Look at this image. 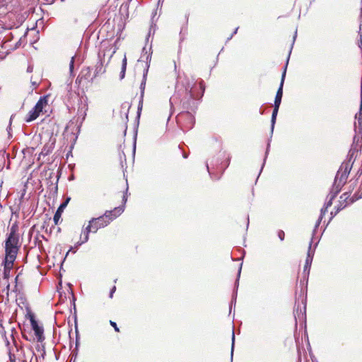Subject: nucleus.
I'll use <instances>...</instances> for the list:
<instances>
[{
  "label": "nucleus",
  "instance_id": "f257e3e1",
  "mask_svg": "<svg viewBox=\"0 0 362 362\" xmlns=\"http://www.w3.org/2000/svg\"><path fill=\"white\" fill-rule=\"evenodd\" d=\"M124 210V206L116 207L113 211L106 212L102 216L92 218V232H95L98 228L106 226L111 221L119 216Z\"/></svg>",
  "mask_w": 362,
  "mask_h": 362
},
{
  "label": "nucleus",
  "instance_id": "f03ea898",
  "mask_svg": "<svg viewBox=\"0 0 362 362\" xmlns=\"http://www.w3.org/2000/svg\"><path fill=\"white\" fill-rule=\"evenodd\" d=\"M76 23L88 21L90 16L89 0H78L76 8Z\"/></svg>",
  "mask_w": 362,
  "mask_h": 362
},
{
  "label": "nucleus",
  "instance_id": "7ed1b4c3",
  "mask_svg": "<svg viewBox=\"0 0 362 362\" xmlns=\"http://www.w3.org/2000/svg\"><path fill=\"white\" fill-rule=\"evenodd\" d=\"M351 165L350 160L342 163L337 173L336 179L339 180L340 182H345L351 171Z\"/></svg>",
  "mask_w": 362,
  "mask_h": 362
},
{
  "label": "nucleus",
  "instance_id": "20e7f679",
  "mask_svg": "<svg viewBox=\"0 0 362 362\" xmlns=\"http://www.w3.org/2000/svg\"><path fill=\"white\" fill-rule=\"evenodd\" d=\"M90 233V220L86 221L82 226L81 232L80 234L79 240L77 243L78 245L88 242L89 239V234Z\"/></svg>",
  "mask_w": 362,
  "mask_h": 362
},
{
  "label": "nucleus",
  "instance_id": "39448f33",
  "mask_svg": "<svg viewBox=\"0 0 362 362\" xmlns=\"http://www.w3.org/2000/svg\"><path fill=\"white\" fill-rule=\"evenodd\" d=\"M30 324L33 330L35 332V335L38 342H42L44 339V329L42 326L38 325V322L33 316L30 317Z\"/></svg>",
  "mask_w": 362,
  "mask_h": 362
},
{
  "label": "nucleus",
  "instance_id": "423d86ee",
  "mask_svg": "<svg viewBox=\"0 0 362 362\" xmlns=\"http://www.w3.org/2000/svg\"><path fill=\"white\" fill-rule=\"evenodd\" d=\"M18 251V247L5 246V258L4 261L14 262Z\"/></svg>",
  "mask_w": 362,
  "mask_h": 362
},
{
  "label": "nucleus",
  "instance_id": "0eeeda50",
  "mask_svg": "<svg viewBox=\"0 0 362 362\" xmlns=\"http://www.w3.org/2000/svg\"><path fill=\"white\" fill-rule=\"evenodd\" d=\"M70 200H71L70 197H66V199L59 205V206L57 209V211L54 215V217H53V221H54L55 225L59 224L62 214L64 210L65 209V208L66 207V206L68 205Z\"/></svg>",
  "mask_w": 362,
  "mask_h": 362
},
{
  "label": "nucleus",
  "instance_id": "6e6552de",
  "mask_svg": "<svg viewBox=\"0 0 362 362\" xmlns=\"http://www.w3.org/2000/svg\"><path fill=\"white\" fill-rule=\"evenodd\" d=\"M18 236L11 230L5 241V246L18 247Z\"/></svg>",
  "mask_w": 362,
  "mask_h": 362
},
{
  "label": "nucleus",
  "instance_id": "1a4fd4ad",
  "mask_svg": "<svg viewBox=\"0 0 362 362\" xmlns=\"http://www.w3.org/2000/svg\"><path fill=\"white\" fill-rule=\"evenodd\" d=\"M285 76H286V70L284 71V72L282 74L281 83H280L279 88L277 90V93H276V95L275 97V100H274L275 105H280V104H281V98H282V95H283V86H284Z\"/></svg>",
  "mask_w": 362,
  "mask_h": 362
},
{
  "label": "nucleus",
  "instance_id": "9d476101",
  "mask_svg": "<svg viewBox=\"0 0 362 362\" xmlns=\"http://www.w3.org/2000/svg\"><path fill=\"white\" fill-rule=\"evenodd\" d=\"M14 262H9V261H4V279H8L10 276L11 270L13 268Z\"/></svg>",
  "mask_w": 362,
  "mask_h": 362
},
{
  "label": "nucleus",
  "instance_id": "9b49d317",
  "mask_svg": "<svg viewBox=\"0 0 362 362\" xmlns=\"http://www.w3.org/2000/svg\"><path fill=\"white\" fill-rule=\"evenodd\" d=\"M313 252L311 251L310 247L308 250V255L305 259V265H304V272H309L310 267L311 266V263L313 261Z\"/></svg>",
  "mask_w": 362,
  "mask_h": 362
},
{
  "label": "nucleus",
  "instance_id": "f8f14e48",
  "mask_svg": "<svg viewBox=\"0 0 362 362\" xmlns=\"http://www.w3.org/2000/svg\"><path fill=\"white\" fill-rule=\"evenodd\" d=\"M40 113V112L38 110H35V108L33 107L28 113V115H27V117L25 119V121L27 122H30L35 120V119L37 118V117L39 116Z\"/></svg>",
  "mask_w": 362,
  "mask_h": 362
},
{
  "label": "nucleus",
  "instance_id": "ddd939ff",
  "mask_svg": "<svg viewBox=\"0 0 362 362\" xmlns=\"http://www.w3.org/2000/svg\"><path fill=\"white\" fill-rule=\"evenodd\" d=\"M47 104V100L45 97L40 98V100L37 102L35 105L34 106V108L35 110H38L40 112L42 111V109L45 106V105Z\"/></svg>",
  "mask_w": 362,
  "mask_h": 362
},
{
  "label": "nucleus",
  "instance_id": "4468645a",
  "mask_svg": "<svg viewBox=\"0 0 362 362\" xmlns=\"http://www.w3.org/2000/svg\"><path fill=\"white\" fill-rule=\"evenodd\" d=\"M279 106L280 105H275L274 104V110H273V112H272V119H271L272 130H273L274 127V124L276 122V116H277V114H278Z\"/></svg>",
  "mask_w": 362,
  "mask_h": 362
},
{
  "label": "nucleus",
  "instance_id": "2eb2a0df",
  "mask_svg": "<svg viewBox=\"0 0 362 362\" xmlns=\"http://www.w3.org/2000/svg\"><path fill=\"white\" fill-rule=\"evenodd\" d=\"M105 71V69L102 62H98L95 65V76H98L99 74H103Z\"/></svg>",
  "mask_w": 362,
  "mask_h": 362
},
{
  "label": "nucleus",
  "instance_id": "dca6fc26",
  "mask_svg": "<svg viewBox=\"0 0 362 362\" xmlns=\"http://www.w3.org/2000/svg\"><path fill=\"white\" fill-rule=\"evenodd\" d=\"M126 68H127V58L124 56V57L122 60V70H121V73H120L121 78H123L124 77Z\"/></svg>",
  "mask_w": 362,
  "mask_h": 362
},
{
  "label": "nucleus",
  "instance_id": "f3484780",
  "mask_svg": "<svg viewBox=\"0 0 362 362\" xmlns=\"http://www.w3.org/2000/svg\"><path fill=\"white\" fill-rule=\"evenodd\" d=\"M88 83V78L86 76H81L79 78V84L81 86H85Z\"/></svg>",
  "mask_w": 362,
  "mask_h": 362
},
{
  "label": "nucleus",
  "instance_id": "a211bd4d",
  "mask_svg": "<svg viewBox=\"0 0 362 362\" xmlns=\"http://www.w3.org/2000/svg\"><path fill=\"white\" fill-rule=\"evenodd\" d=\"M146 73L144 74V75L143 81H142V82L141 83V86H140V88L141 90V94L144 93V88H145V85H146Z\"/></svg>",
  "mask_w": 362,
  "mask_h": 362
},
{
  "label": "nucleus",
  "instance_id": "6ab92c4d",
  "mask_svg": "<svg viewBox=\"0 0 362 362\" xmlns=\"http://www.w3.org/2000/svg\"><path fill=\"white\" fill-rule=\"evenodd\" d=\"M74 59H75V57H72L71 59V62H70V64H69V70H70V73L71 74H72L73 71H74Z\"/></svg>",
  "mask_w": 362,
  "mask_h": 362
},
{
  "label": "nucleus",
  "instance_id": "aec40b11",
  "mask_svg": "<svg viewBox=\"0 0 362 362\" xmlns=\"http://www.w3.org/2000/svg\"><path fill=\"white\" fill-rule=\"evenodd\" d=\"M356 118L358 120V122L361 124V122H362V112H358L356 115Z\"/></svg>",
  "mask_w": 362,
  "mask_h": 362
},
{
  "label": "nucleus",
  "instance_id": "412c9836",
  "mask_svg": "<svg viewBox=\"0 0 362 362\" xmlns=\"http://www.w3.org/2000/svg\"><path fill=\"white\" fill-rule=\"evenodd\" d=\"M327 206L326 208H325V209H321V215H320V218H319V220H318L317 225H319L320 221V220H321V219H322V216L325 214V212H326V211H327Z\"/></svg>",
  "mask_w": 362,
  "mask_h": 362
},
{
  "label": "nucleus",
  "instance_id": "4be33fe9",
  "mask_svg": "<svg viewBox=\"0 0 362 362\" xmlns=\"http://www.w3.org/2000/svg\"><path fill=\"white\" fill-rule=\"evenodd\" d=\"M234 341H235V334L234 332L232 333V349H231V354L233 353V347H234Z\"/></svg>",
  "mask_w": 362,
  "mask_h": 362
},
{
  "label": "nucleus",
  "instance_id": "5701e85b",
  "mask_svg": "<svg viewBox=\"0 0 362 362\" xmlns=\"http://www.w3.org/2000/svg\"><path fill=\"white\" fill-rule=\"evenodd\" d=\"M278 235H279V238L281 239V240H284V231H282V230L279 231Z\"/></svg>",
  "mask_w": 362,
  "mask_h": 362
},
{
  "label": "nucleus",
  "instance_id": "b1692460",
  "mask_svg": "<svg viewBox=\"0 0 362 362\" xmlns=\"http://www.w3.org/2000/svg\"><path fill=\"white\" fill-rule=\"evenodd\" d=\"M110 325L115 328V331L118 332L119 329L115 322L110 321Z\"/></svg>",
  "mask_w": 362,
  "mask_h": 362
},
{
  "label": "nucleus",
  "instance_id": "393cba45",
  "mask_svg": "<svg viewBox=\"0 0 362 362\" xmlns=\"http://www.w3.org/2000/svg\"><path fill=\"white\" fill-rule=\"evenodd\" d=\"M12 118H13V115L10 118L9 126L7 127V131L8 132V134H10V131L11 129V122H12Z\"/></svg>",
  "mask_w": 362,
  "mask_h": 362
},
{
  "label": "nucleus",
  "instance_id": "a878e982",
  "mask_svg": "<svg viewBox=\"0 0 362 362\" xmlns=\"http://www.w3.org/2000/svg\"><path fill=\"white\" fill-rule=\"evenodd\" d=\"M13 345H14V347H15L16 351H19V347L18 346L15 339H13Z\"/></svg>",
  "mask_w": 362,
  "mask_h": 362
},
{
  "label": "nucleus",
  "instance_id": "bb28decb",
  "mask_svg": "<svg viewBox=\"0 0 362 362\" xmlns=\"http://www.w3.org/2000/svg\"><path fill=\"white\" fill-rule=\"evenodd\" d=\"M359 35H360V43H361V45L359 46L361 47L362 45V28L361 27H360Z\"/></svg>",
  "mask_w": 362,
  "mask_h": 362
},
{
  "label": "nucleus",
  "instance_id": "cd10ccee",
  "mask_svg": "<svg viewBox=\"0 0 362 362\" xmlns=\"http://www.w3.org/2000/svg\"><path fill=\"white\" fill-rule=\"evenodd\" d=\"M21 274V272H19L17 276H16V279H15V281L16 283V284H18V280H19V277H20V275ZM16 287H17V285H16Z\"/></svg>",
  "mask_w": 362,
  "mask_h": 362
},
{
  "label": "nucleus",
  "instance_id": "c85d7f7f",
  "mask_svg": "<svg viewBox=\"0 0 362 362\" xmlns=\"http://www.w3.org/2000/svg\"><path fill=\"white\" fill-rule=\"evenodd\" d=\"M33 71V66L31 65H29L27 68V71L30 73Z\"/></svg>",
  "mask_w": 362,
  "mask_h": 362
},
{
  "label": "nucleus",
  "instance_id": "c756f323",
  "mask_svg": "<svg viewBox=\"0 0 362 362\" xmlns=\"http://www.w3.org/2000/svg\"><path fill=\"white\" fill-rule=\"evenodd\" d=\"M122 201H123V204H124H124H125V203H126V202H127V193L123 196Z\"/></svg>",
  "mask_w": 362,
  "mask_h": 362
},
{
  "label": "nucleus",
  "instance_id": "7c9ffc66",
  "mask_svg": "<svg viewBox=\"0 0 362 362\" xmlns=\"http://www.w3.org/2000/svg\"><path fill=\"white\" fill-rule=\"evenodd\" d=\"M115 289H116V288H115V286H114V287L112 288V289L111 290L110 293V298H112L113 293L115 292Z\"/></svg>",
  "mask_w": 362,
  "mask_h": 362
},
{
  "label": "nucleus",
  "instance_id": "2f4dec72",
  "mask_svg": "<svg viewBox=\"0 0 362 362\" xmlns=\"http://www.w3.org/2000/svg\"><path fill=\"white\" fill-rule=\"evenodd\" d=\"M59 175L56 176V178H57L56 187H55L56 190L57 189V182H58V180H59Z\"/></svg>",
  "mask_w": 362,
  "mask_h": 362
},
{
  "label": "nucleus",
  "instance_id": "473e14b6",
  "mask_svg": "<svg viewBox=\"0 0 362 362\" xmlns=\"http://www.w3.org/2000/svg\"><path fill=\"white\" fill-rule=\"evenodd\" d=\"M199 86H200V88L204 90V86L203 85V83L202 82H200L199 83Z\"/></svg>",
  "mask_w": 362,
  "mask_h": 362
},
{
  "label": "nucleus",
  "instance_id": "72a5a7b5",
  "mask_svg": "<svg viewBox=\"0 0 362 362\" xmlns=\"http://www.w3.org/2000/svg\"><path fill=\"white\" fill-rule=\"evenodd\" d=\"M84 37H86V38H88V37H89V33H88V32H86V33H85V35H84Z\"/></svg>",
  "mask_w": 362,
  "mask_h": 362
},
{
  "label": "nucleus",
  "instance_id": "f704fd0d",
  "mask_svg": "<svg viewBox=\"0 0 362 362\" xmlns=\"http://www.w3.org/2000/svg\"><path fill=\"white\" fill-rule=\"evenodd\" d=\"M4 42H1V44H0V49L4 48Z\"/></svg>",
  "mask_w": 362,
  "mask_h": 362
},
{
  "label": "nucleus",
  "instance_id": "c9c22d12",
  "mask_svg": "<svg viewBox=\"0 0 362 362\" xmlns=\"http://www.w3.org/2000/svg\"><path fill=\"white\" fill-rule=\"evenodd\" d=\"M186 115H187L188 117H189L191 119H193L192 118L191 115H189L188 113H187V114H186Z\"/></svg>",
  "mask_w": 362,
  "mask_h": 362
},
{
  "label": "nucleus",
  "instance_id": "e433bc0d",
  "mask_svg": "<svg viewBox=\"0 0 362 362\" xmlns=\"http://www.w3.org/2000/svg\"><path fill=\"white\" fill-rule=\"evenodd\" d=\"M4 57H5V56H1V55L0 54V59H4Z\"/></svg>",
  "mask_w": 362,
  "mask_h": 362
},
{
  "label": "nucleus",
  "instance_id": "4c0bfd02",
  "mask_svg": "<svg viewBox=\"0 0 362 362\" xmlns=\"http://www.w3.org/2000/svg\"><path fill=\"white\" fill-rule=\"evenodd\" d=\"M6 345L8 346L9 345V341L6 339Z\"/></svg>",
  "mask_w": 362,
  "mask_h": 362
},
{
  "label": "nucleus",
  "instance_id": "58836bf2",
  "mask_svg": "<svg viewBox=\"0 0 362 362\" xmlns=\"http://www.w3.org/2000/svg\"><path fill=\"white\" fill-rule=\"evenodd\" d=\"M33 86H37V84L35 82H33Z\"/></svg>",
  "mask_w": 362,
  "mask_h": 362
},
{
  "label": "nucleus",
  "instance_id": "ea45409f",
  "mask_svg": "<svg viewBox=\"0 0 362 362\" xmlns=\"http://www.w3.org/2000/svg\"><path fill=\"white\" fill-rule=\"evenodd\" d=\"M237 30H238V28L235 29V30L234 31V33H237Z\"/></svg>",
  "mask_w": 362,
  "mask_h": 362
},
{
  "label": "nucleus",
  "instance_id": "a19ab883",
  "mask_svg": "<svg viewBox=\"0 0 362 362\" xmlns=\"http://www.w3.org/2000/svg\"><path fill=\"white\" fill-rule=\"evenodd\" d=\"M286 66H288V64H286V66L284 68V70L286 69Z\"/></svg>",
  "mask_w": 362,
  "mask_h": 362
},
{
  "label": "nucleus",
  "instance_id": "79ce46f5",
  "mask_svg": "<svg viewBox=\"0 0 362 362\" xmlns=\"http://www.w3.org/2000/svg\"><path fill=\"white\" fill-rule=\"evenodd\" d=\"M240 270H241V268L238 271L239 274H240Z\"/></svg>",
  "mask_w": 362,
  "mask_h": 362
}]
</instances>
